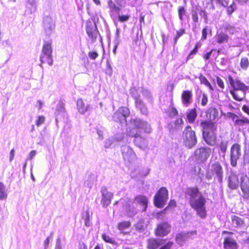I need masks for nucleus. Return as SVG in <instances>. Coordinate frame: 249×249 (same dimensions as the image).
<instances>
[{
    "mask_svg": "<svg viewBox=\"0 0 249 249\" xmlns=\"http://www.w3.org/2000/svg\"><path fill=\"white\" fill-rule=\"evenodd\" d=\"M98 55V53L96 52H89L88 53L89 57L92 60H95Z\"/></svg>",
    "mask_w": 249,
    "mask_h": 249,
    "instance_id": "obj_53",
    "label": "nucleus"
},
{
    "mask_svg": "<svg viewBox=\"0 0 249 249\" xmlns=\"http://www.w3.org/2000/svg\"><path fill=\"white\" fill-rule=\"evenodd\" d=\"M228 234V236L224 238L223 245L225 249H237L238 245L236 240L232 237L233 233L231 231H223L222 234Z\"/></svg>",
    "mask_w": 249,
    "mask_h": 249,
    "instance_id": "obj_12",
    "label": "nucleus"
},
{
    "mask_svg": "<svg viewBox=\"0 0 249 249\" xmlns=\"http://www.w3.org/2000/svg\"><path fill=\"white\" fill-rule=\"evenodd\" d=\"M107 5L111 13L115 12L119 14L122 9V5L120 0H108L107 1Z\"/></svg>",
    "mask_w": 249,
    "mask_h": 249,
    "instance_id": "obj_22",
    "label": "nucleus"
},
{
    "mask_svg": "<svg viewBox=\"0 0 249 249\" xmlns=\"http://www.w3.org/2000/svg\"><path fill=\"white\" fill-rule=\"evenodd\" d=\"M103 239L107 243H110L113 245L118 246L117 242L112 238H111L109 236L103 234L102 235Z\"/></svg>",
    "mask_w": 249,
    "mask_h": 249,
    "instance_id": "obj_40",
    "label": "nucleus"
},
{
    "mask_svg": "<svg viewBox=\"0 0 249 249\" xmlns=\"http://www.w3.org/2000/svg\"><path fill=\"white\" fill-rule=\"evenodd\" d=\"M168 192L165 187L160 188L154 198L155 205L158 208H163L168 200Z\"/></svg>",
    "mask_w": 249,
    "mask_h": 249,
    "instance_id": "obj_7",
    "label": "nucleus"
},
{
    "mask_svg": "<svg viewBox=\"0 0 249 249\" xmlns=\"http://www.w3.org/2000/svg\"><path fill=\"white\" fill-rule=\"evenodd\" d=\"M247 124L249 125V120L245 117H242V118L238 117V118L235 120L234 124L235 125L240 126H244Z\"/></svg>",
    "mask_w": 249,
    "mask_h": 249,
    "instance_id": "obj_34",
    "label": "nucleus"
},
{
    "mask_svg": "<svg viewBox=\"0 0 249 249\" xmlns=\"http://www.w3.org/2000/svg\"><path fill=\"white\" fill-rule=\"evenodd\" d=\"M228 81L232 88V89L230 90V93L233 99L239 102L243 101L245 98L249 87L238 79L234 80L231 75L228 76Z\"/></svg>",
    "mask_w": 249,
    "mask_h": 249,
    "instance_id": "obj_4",
    "label": "nucleus"
},
{
    "mask_svg": "<svg viewBox=\"0 0 249 249\" xmlns=\"http://www.w3.org/2000/svg\"><path fill=\"white\" fill-rule=\"evenodd\" d=\"M231 219V225L233 227L236 228H242L245 226L244 220L240 217L235 215H232Z\"/></svg>",
    "mask_w": 249,
    "mask_h": 249,
    "instance_id": "obj_27",
    "label": "nucleus"
},
{
    "mask_svg": "<svg viewBox=\"0 0 249 249\" xmlns=\"http://www.w3.org/2000/svg\"><path fill=\"white\" fill-rule=\"evenodd\" d=\"M178 11L179 19L182 22L184 21V17L187 16L186 10L183 6H179Z\"/></svg>",
    "mask_w": 249,
    "mask_h": 249,
    "instance_id": "obj_37",
    "label": "nucleus"
},
{
    "mask_svg": "<svg viewBox=\"0 0 249 249\" xmlns=\"http://www.w3.org/2000/svg\"><path fill=\"white\" fill-rule=\"evenodd\" d=\"M192 16L193 22L195 23H197L198 22V16L196 11H192Z\"/></svg>",
    "mask_w": 249,
    "mask_h": 249,
    "instance_id": "obj_51",
    "label": "nucleus"
},
{
    "mask_svg": "<svg viewBox=\"0 0 249 249\" xmlns=\"http://www.w3.org/2000/svg\"><path fill=\"white\" fill-rule=\"evenodd\" d=\"M182 137L184 145L189 149L193 148L197 143L196 132L190 125L185 127L182 132Z\"/></svg>",
    "mask_w": 249,
    "mask_h": 249,
    "instance_id": "obj_5",
    "label": "nucleus"
},
{
    "mask_svg": "<svg viewBox=\"0 0 249 249\" xmlns=\"http://www.w3.org/2000/svg\"><path fill=\"white\" fill-rule=\"evenodd\" d=\"M45 121V117L41 116H38L37 120H36V124L37 126H39L44 123Z\"/></svg>",
    "mask_w": 249,
    "mask_h": 249,
    "instance_id": "obj_52",
    "label": "nucleus"
},
{
    "mask_svg": "<svg viewBox=\"0 0 249 249\" xmlns=\"http://www.w3.org/2000/svg\"><path fill=\"white\" fill-rule=\"evenodd\" d=\"M127 214H128V216H130V217H132L137 213V210L134 208H132V209L127 210Z\"/></svg>",
    "mask_w": 249,
    "mask_h": 249,
    "instance_id": "obj_57",
    "label": "nucleus"
},
{
    "mask_svg": "<svg viewBox=\"0 0 249 249\" xmlns=\"http://www.w3.org/2000/svg\"><path fill=\"white\" fill-rule=\"evenodd\" d=\"M86 32L89 38L96 39L98 33L96 24L95 22H89L86 25Z\"/></svg>",
    "mask_w": 249,
    "mask_h": 249,
    "instance_id": "obj_19",
    "label": "nucleus"
},
{
    "mask_svg": "<svg viewBox=\"0 0 249 249\" xmlns=\"http://www.w3.org/2000/svg\"><path fill=\"white\" fill-rule=\"evenodd\" d=\"M130 93L132 97H133V98L135 99V101H136V100L137 99H140V94L138 93L136 88H132L130 90Z\"/></svg>",
    "mask_w": 249,
    "mask_h": 249,
    "instance_id": "obj_45",
    "label": "nucleus"
},
{
    "mask_svg": "<svg viewBox=\"0 0 249 249\" xmlns=\"http://www.w3.org/2000/svg\"><path fill=\"white\" fill-rule=\"evenodd\" d=\"M230 0H215L216 4L219 5L224 7H228Z\"/></svg>",
    "mask_w": 249,
    "mask_h": 249,
    "instance_id": "obj_46",
    "label": "nucleus"
},
{
    "mask_svg": "<svg viewBox=\"0 0 249 249\" xmlns=\"http://www.w3.org/2000/svg\"><path fill=\"white\" fill-rule=\"evenodd\" d=\"M228 37L227 34L221 33L217 36V42L218 43H223L228 40Z\"/></svg>",
    "mask_w": 249,
    "mask_h": 249,
    "instance_id": "obj_41",
    "label": "nucleus"
},
{
    "mask_svg": "<svg viewBox=\"0 0 249 249\" xmlns=\"http://www.w3.org/2000/svg\"><path fill=\"white\" fill-rule=\"evenodd\" d=\"M202 37H201V40H204L206 39L207 37V34H208L207 29L206 27H205L202 29Z\"/></svg>",
    "mask_w": 249,
    "mask_h": 249,
    "instance_id": "obj_61",
    "label": "nucleus"
},
{
    "mask_svg": "<svg viewBox=\"0 0 249 249\" xmlns=\"http://www.w3.org/2000/svg\"><path fill=\"white\" fill-rule=\"evenodd\" d=\"M130 111L126 107H121L117 111L115 112L112 116V119L116 122L120 124H125L127 122L126 118L129 116Z\"/></svg>",
    "mask_w": 249,
    "mask_h": 249,
    "instance_id": "obj_11",
    "label": "nucleus"
},
{
    "mask_svg": "<svg viewBox=\"0 0 249 249\" xmlns=\"http://www.w3.org/2000/svg\"><path fill=\"white\" fill-rule=\"evenodd\" d=\"M211 170L213 175H215L218 181L221 183L223 180V168L221 164L216 162L211 165Z\"/></svg>",
    "mask_w": 249,
    "mask_h": 249,
    "instance_id": "obj_17",
    "label": "nucleus"
},
{
    "mask_svg": "<svg viewBox=\"0 0 249 249\" xmlns=\"http://www.w3.org/2000/svg\"><path fill=\"white\" fill-rule=\"evenodd\" d=\"M131 226V223L129 221H123L118 224V228L120 231H124L129 228Z\"/></svg>",
    "mask_w": 249,
    "mask_h": 249,
    "instance_id": "obj_42",
    "label": "nucleus"
},
{
    "mask_svg": "<svg viewBox=\"0 0 249 249\" xmlns=\"http://www.w3.org/2000/svg\"><path fill=\"white\" fill-rule=\"evenodd\" d=\"M196 231H181L176 234L175 241L179 246L182 247L186 241L189 239H194L196 236Z\"/></svg>",
    "mask_w": 249,
    "mask_h": 249,
    "instance_id": "obj_8",
    "label": "nucleus"
},
{
    "mask_svg": "<svg viewBox=\"0 0 249 249\" xmlns=\"http://www.w3.org/2000/svg\"><path fill=\"white\" fill-rule=\"evenodd\" d=\"M240 146L238 143H234L231 148L230 160L231 164L233 167L237 165V161L241 156Z\"/></svg>",
    "mask_w": 249,
    "mask_h": 249,
    "instance_id": "obj_15",
    "label": "nucleus"
},
{
    "mask_svg": "<svg viewBox=\"0 0 249 249\" xmlns=\"http://www.w3.org/2000/svg\"><path fill=\"white\" fill-rule=\"evenodd\" d=\"M107 68L106 70V73L109 75H111L112 74V68L108 61L107 62Z\"/></svg>",
    "mask_w": 249,
    "mask_h": 249,
    "instance_id": "obj_54",
    "label": "nucleus"
},
{
    "mask_svg": "<svg viewBox=\"0 0 249 249\" xmlns=\"http://www.w3.org/2000/svg\"><path fill=\"white\" fill-rule=\"evenodd\" d=\"M54 249H62L61 246V241L60 238L59 237L56 239Z\"/></svg>",
    "mask_w": 249,
    "mask_h": 249,
    "instance_id": "obj_60",
    "label": "nucleus"
},
{
    "mask_svg": "<svg viewBox=\"0 0 249 249\" xmlns=\"http://www.w3.org/2000/svg\"><path fill=\"white\" fill-rule=\"evenodd\" d=\"M82 218L84 220L86 226L89 227L91 225V223L89 220V213L88 211H85L83 213Z\"/></svg>",
    "mask_w": 249,
    "mask_h": 249,
    "instance_id": "obj_35",
    "label": "nucleus"
},
{
    "mask_svg": "<svg viewBox=\"0 0 249 249\" xmlns=\"http://www.w3.org/2000/svg\"><path fill=\"white\" fill-rule=\"evenodd\" d=\"M178 114L177 109L175 107H172L171 110L169 111V116L170 117H172L177 116Z\"/></svg>",
    "mask_w": 249,
    "mask_h": 249,
    "instance_id": "obj_58",
    "label": "nucleus"
},
{
    "mask_svg": "<svg viewBox=\"0 0 249 249\" xmlns=\"http://www.w3.org/2000/svg\"><path fill=\"white\" fill-rule=\"evenodd\" d=\"M26 6L27 8L30 10L31 13L35 12L36 9V4L35 0H26Z\"/></svg>",
    "mask_w": 249,
    "mask_h": 249,
    "instance_id": "obj_32",
    "label": "nucleus"
},
{
    "mask_svg": "<svg viewBox=\"0 0 249 249\" xmlns=\"http://www.w3.org/2000/svg\"><path fill=\"white\" fill-rule=\"evenodd\" d=\"M184 122L182 118L177 119L175 121L171 122L168 124V128L170 134H173L176 131H180L182 128Z\"/></svg>",
    "mask_w": 249,
    "mask_h": 249,
    "instance_id": "obj_18",
    "label": "nucleus"
},
{
    "mask_svg": "<svg viewBox=\"0 0 249 249\" xmlns=\"http://www.w3.org/2000/svg\"><path fill=\"white\" fill-rule=\"evenodd\" d=\"M174 243L172 241H170L164 244L159 249H170L173 245Z\"/></svg>",
    "mask_w": 249,
    "mask_h": 249,
    "instance_id": "obj_56",
    "label": "nucleus"
},
{
    "mask_svg": "<svg viewBox=\"0 0 249 249\" xmlns=\"http://www.w3.org/2000/svg\"><path fill=\"white\" fill-rule=\"evenodd\" d=\"M196 10L199 11V15L204 18L205 23H207L208 22V17L206 11L199 6L196 7Z\"/></svg>",
    "mask_w": 249,
    "mask_h": 249,
    "instance_id": "obj_44",
    "label": "nucleus"
},
{
    "mask_svg": "<svg viewBox=\"0 0 249 249\" xmlns=\"http://www.w3.org/2000/svg\"><path fill=\"white\" fill-rule=\"evenodd\" d=\"M228 142L227 141H222L219 145V153L223 158H225L226 152L227 149Z\"/></svg>",
    "mask_w": 249,
    "mask_h": 249,
    "instance_id": "obj_31",
    "label": "nucleus"
},
{
    "mask_svg": "<svg viewBox=\"0 0 249 249\" xmlns=\"http://www.w3.org/2000/svg\"><path fill=\"white\" fill-rule=\"evenodd\" d=\"M197 116V113L196 108L189 109L187 112V118L190 123L194 122Z\"/></svg>",
    "mask_w": 249,
    "mask_h": 249,
    "instance_id": "obj_30",
    "label": "nucleus"
},
{
    "mask_svg": "<svg viewBox=\"0 0 249 249\" xmlns=\"http://www.w3.org/2000/svg\"><path fill=\"white\" fill-rule=\"evenodd\" d=\"M42 26L46 35L50 36L55 29V22L50 14H44L42 20Z\"/></svg>",
    "mask_w": 249,
    "mask_h": 249,
    "instance_id": "obj_10",
    "label": "nucleus"
},
{
    "mask_svg": "<svg viewBox=\"0 0 249 249\" xmlns=\"http://www.w3.org/2000/svg\"><path fill=\"white\" fill-rule=\"evenodd\" d=\"M208 99L207 95L205 93H203L201 101V105L203 107L206 106L208 103Z\"/></svg>",
    "mask_w": 249,
    "mask_h": 249,
    "instance_id": "obj_50",
    "label": "nucleus"
},
{
    "mask_svg": "<svg viewBox=\"0 0 249 249\" xmlns=\"http://www.w3.org/2000/svg\"><path fill=\"white\" fill-rule=\"evenodd\" d=\"M211 152V148L209 147L198 148L194 152V158L197 162L203 163L208 159Z\"/></svg>",
    "mask_w": 249,
    "mask_h": 249,
    "instance_id": "obj_9",
    "label": "nucleus"
},
{
    "mask_svg": "<svg viewBox=\"0 0 249 249\" xmlns=\"http://www.w3.org/2000/svg\"><path fill=\"white\" fill-rule=\"evenodd\" d=\"M206 117L211 121L215 120L218 116V110L213 107H211L208 109L206 112Z\"/></svg>",
    "mask_w": 249,
    "mask_h": 249,
    "instance_id": "obj_29",
    "label": "nucleus"
},
{
    "mask_svg": "<svg viewBox=\"0 0 249 249\" xmlns=\"http://www.w3.org/2000/svg\"><path fill=\"white\" fill-rule=\"evenodd\" d=\"M76 107L78 112L82 114H85L86 112L89 111L91 108L90 105L88 104L85 106L83 100L81 99H79L77 100Z\"/></svg>",
    "mask_w": 249,
    "mask_h": 249,
    "instance_id": "obj_25",
    "label": "nucleus"
},
{
    "mask_svg": "<svg viewBox=\"0 0 249 249\" xmlns=\"http://www.w3.org/2000/svg\"><path fill=\"white\" fill-rule=\"evenodd\" d=\"M224 28L227 30L230 34H233L236 32V28L229 23L225 22L224 24Z\"/></svg>",
    "mask_w": 249,
    "mask_h": 249,
    "instance_id": "obj_38",
    "label": "nucleus"
},
{
    "mask_svg": "<svg viewBox=\"0 0 249 249\" xmlns=\"http://www.w3.org/2000/svg\"><path fill=\"white\" fill-rule=\"evenodd\" d=\"M65 104L62 101L59 102L56 106L54 113L55 116H57V118L63 117L65 116Z\"/></svg>",
    "mask_w": 249,
    "mask_h": 249,
    "instance_id": "obj_28",
    "label": "nucleus"
},
{
    "mask_svg": "<svg viewBox=\"0 0 249 249\" xmlns=\"http://www.w3.org/2000/svg\"><path fill=\"white\" fill-rule=\"evenodd\" d=\"M118 14V20L120 22H122L127 21L130 18V16L128 15H120V12L119 13V14Z\"/></svg>",
    "mask_w": 249,
    "mask_h": 249,
    "instance_id": "obj_48",
    "label": "nucleus"
},
{
    "mask_svg": "<svg viewBox=\"0 0 249 249\" xmlns=\"http://www.w3.org/2000/svg\"><path fill=\"white\" fill-rule=\"evenodd\" d=\"M142 93L143 96L146 97L148 98H150L151 96V93L146 89H142Z\"/></svg>",
    "mask_w": 249,
    "mask_h": 249,
    "instance_id": "obj_62",
    "label": "nucleus"
},
{
    "mask_svg": "<svg viewBox=\"0 0 249 249\" xmlns=\"http://www.w3.org/2000/svg\"><path fill=\"white\" fill-rule=\"evenodd\" d=\"M115 142V138L111 137L107 139L105 142V148H109Z\"/></svg>",
    "mask_w": 249,
    "mask_h": 249,
    "instance_id": "obj_47",
    "label": "nucleus"
},
{
    "mask_svg": "<svg viewBox=\"0 0 249 249\" xmlns=\"http://www.w3.org/2000/svg\"><path fill=\"white\" fill-rule=\"evenodd\" d=\"M226 7L227 8V14L229 16H231L237 9L236 4L235 1H233L232 4Z\"/></svg>",
    "mask_w": 249,
    "mask_h": 249,
    "instance_id": "obj_39",
    "label": "nucleus"
},
{
    "mask_svg": "<svg viewBox=\"0 0 249 249\" xmlns=\"http://www.w3.org/2000/svg\"><path fill=\"white\" fill-rule=\"evenodd\" d=\"M135 201L141 206L140 210L142 212L146 211L148 205L147 198L143 195H139L135 197Z\"/></svg>",
    "mask_w": 249,
    "mask_h": 249,
    "instance_id": "obj_23",
    "label": "nucleus"
},
{
    "mask_svg": "<svg viewBox=\"0 0 249 249\" xmlns=\"http://www.w3.org/2000/svg\"><path fill=\"white\" fill-rule=\"evenodd\" d=\"M112 137L115 138V142H120L124 138V136L123 134H118Z\"/></svg>",
    "mask_w": 249,
    "mask_h": 249,
    "instance_id": "obj_63",
    "label": "nucleus"
},
{
    "mask_svg": "<svg viewBox=\"0 0 249 249\" xmlns=\"http://www.w3.org/2000/svg\"><path fill=\"white\" fill-rule=\"evenodd\" d=\"M217 84L218 86L221 89H223L224 88V82L223 80L219 77H217Z\"/></svg>",
    "mask_w": 249,
    "mask_h": 249,
    "instance_id": "obj_64",
    "label": "nucleus"
},
{
    "mask_svg": "<svg viewBox=\"0 0 249 249\" xmlns=\"http://www.w3.org/2000/svg\"><path fill=\"white\" fill-rule=\"evenodd\" d=\"M171 225L168 222H162L157 225L155 230L156 236L164 237L167 235L171 231Z\"/></svg>",
    "mask_w": 249,
    "mask_h": 249,
    "instance_id": "obj_13",
    "label": "nucleus"
},
{
    "mask_svg": "<svg viewBox=\"0 0 249 249\" xmlns=\"http://www.w3.org/2000/svg\"><path fill=\"white\" fill-rule=\"evenodd\" d=\"M227 117L231 118L234 123L235 120L239 117V116L237 115L232 112H228L227 113Z\"/></svg>",
    "mask_w": 249,
    "mask_h": 249,
    "instance_id": "obj_55",
    "label": "nucleus"
},
{
    "mask_svg": "<svg viewBox=\"0 0 249 249\" xmlns=\"http://www.w3.org/2000/svg\"><path fill=\"white\" fill-rule=\"evenodd\" d=\"M130 122L133 127L128 132V135L134 138L133 142L135 145L142 149H145L148 146V142L145 138L141 136V130H143L145 133H150V124L139 118L131 119Z\"/></svg>",
    "mask_w": 249,
    "mask_h": 249,
    "instance_id": "obj_1",
    "label": "nucleus"
},
{
    "mask_svg": "<svg viewBox=\"0 0 249 249\" xmlns=\"http://www.w3.org/2000/svg\"><path fill=\"white\" fill-rule=\"evenodd\" d=\"M200 126L202 128V137L204 141L210 146L214 145L216 138V124L211 121H204L201 122Z\"/></svg>",
    "mask_w": 249,
    "mask_h": 249,
    "instance_id": "obj_3",
    "label": "nucleus"
},
{
    "mask_svg": "<svg viewBox=\"0 0 249 249\" xmlns=\"http://www.w3.org/2000/svg\"><path fill=\"white\" fill-rule=\"evenodd\" d=\"M185 197L188 200L191 207L196 211L197 215L202 218L206 217V200L197 187L188 188L185 192Z\"/></svg>",
    "mask_w": 249,
    "mask_h": 249,
    "instance_id": "obj_2",
    "label": "nucleus"
},
{
    "mask_svg": "<svg viewBox=\"0 0 249 249\" xmlns=\"http://www.w3.org/2000/svg\"><path fill=\"white\" fill-rule=\"evenodd\" d=\"M193 94L191 91H183L181 94L182 104L185 107H188L192 102Z\"/></svg>",
    "mask_w": 249,
    "mask_h": 249,
    "instance_id": "obj_24",
    "label": "nucleus"
},
{
    "mask_svg": "<svg viewBox=\"0 0 249 249\" xmlns=\"http://www.w3.org/2000/svg\"><path fill=\"white\" fill-rule=\"evenodd\" d=\"M185 34V30L184 29H180L176 31V35L173 39V45L175 46L177 43L178 39Z\"/></svg>",
    "mask_w": 249,
    "mask_h": 249,
    "instance_id": "obj_36",
    "label": "nucleus"
},
{
    "mask_svg": "<svg viewBox=\"0 0 249 249\" xmlns=\"http://www.w3.org/2000/svg\"><path fill=\"white\" fill-rule=\"evenodd\" d=\"M228 186L231 189H236L239 186V180L235 174H231L228 178Z\"/></svg>",
    "mask_w": 249,
    "mask_h": 249,
    "instance_id": "obj_26",
    "label": "nucleus"
},
{
    "mask_svg": "<svg viewBox=\"0 0 249 249\" xmlns=\"http://www.w3.org/2000/svg\"><path fill=\"white\" fill-rule=\"evenodd\" d=\"M7 197L6 187L2 182H0V200H5Z\"/></svg>",
    "mask_w": 249,
    "mask_h": 249,
    "instance_id": "obj_33",
    "label": "nucleus"
},
{
    "mask_svg": "<svg viewBox=\"0 0 249 249\" xmlns=\"http://www.w3.org/2000/svg\"><path fill=\"white\" fill-rule=\"evenodd\" d=\"M102 195V202L103 206L106 207L111 203V199L112 197V194L107 192L106 187H102L101 188Z\"/></svg>",
    "mask_w": 249,
    "mask_h": 249,
    "instance_id": "obj_21",
    "label": "nucleus"
},
{
    "mask_svg": "<svg viewBox=\"0 0 249 249\" xmlns=\"http://www.w3.org/2000/svg\"><path fill=\"white\" fill-rule=\"evenodd\" d=\"M135 103L136 107L140 110L145 106L141 99L136 100Z\"/></svg>",
    "mask_w": 249,
    "mask_h": 249,
    "instance_id": "obj_49",
    "label": "nucleus"
},
{
    "mask_svg": "<svg viewBox=\"0 0 249 249\" xmlns=\"http://www.w3.org/2000/svg\"><path fill=\"white\" fill-rule=\"evenodd\" d=\"M53 49L51 46V43L45 42L43 45L41 53L40 55L39 59L41 64L39 66L43 68L42 64L47 62L48 65L52 66L53 64Z\"/></svg>",
    "mask_w": 249,
    "mask_h": 249,
    "instance_id": "obj_6",
    "label": "nucleus"
},
{
    "mask_svg": "<svg viewBox=\"0 0 249 249\" xmlns=\"http://www.w3.org/2000/svg\"><path fill=\"white\" fill-rule=\"evenodd\" d=\"M240 179V188L243 194V197L249 199V172L248 175H242Z\"/></svg>",
    "mask_w": 249,
    "mask_h": 249,
    "instance_id": "obj_16",
    "label": "nucleus"
},
{
    "mask_svg": "<svg viewBox=\"0 0 249 249\" xmlns=\"http://www.w3.org/2000/svg\"><path fill=\"white\" fill-rule=\"evenodd\" d=\"M249 66V60L247 57H244L241 58L240 61V67L244 70H246Z\"/></svg>",
    "mask_w": 249,
    "mask_h": 249,
    "instance_id": "obj_43",
    "label": "nucleus"
},
{
    "mask_svg": "<svg viewBox=\"0 0 249 249\" xmlns=\"http://www.w3.org/2000/svg\"><path fill=\"white\" fill-rule=\"evenodd\" d=\"M121 152L124 160L125 161L132 163L136 159L135 153L129 146L127 145L122 146Z\"/></svg>",
    "mask_w": 249,
    "mask_h": 249,
    "instance_id": "obj_14",
    "label": "nucleus"
},
{
    "mask_svg": "<svg viewBox=\"0 0 249 249\" xmlns=\"http://www.w3.org/2000/svg\"><path fill=\"white\" fill-rule=\"evenodd\" d=\"M213 51H214V50H212L211 51L206 53L204 54L203 55V57L205 59V61H207V60H208L210 59L211 56L212 55V53Z\"/></svg>",
    "mask_w": 249,
    "mask_h": 249,
    "instance_id": "obj_59",
    "label": "nucleus"
},
{
    "mask_svg": "<svg viewBox=\"0 0 249 249\" xmlns=\"http://www.w3.org/2000/svg\"><path fill=\"white\" fill-rule=\"evenodd\" d=\"M165 239L151 238L147 240V247L149 249H156L166 242Z\"/></svg>",
    "mask_w": 249,
    "mask_h": 249,
    "instance_id": "obj_20",
    "label": "nucleus"
}]
</instances>
